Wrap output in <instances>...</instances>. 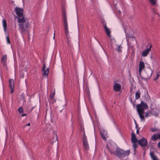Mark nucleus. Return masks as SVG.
<instances>
[{"instance_id": "c03bdc74", "label": "nucleus", "mask_w": 160, "mask_h": 160, "mask_svg": "<svg viewBox=\"0 0 160 160\" xmlns=\"http://www.w3.org/2000/svg\"><path fill=\"white\" fill-rule=\"evenodd\" d=\"M135 123H136V126H135V127L137 128H138V126L137 125V124H136V122H135Z\"/></svg>"}, {"instance_id": "6ab92c4d", "label": "nucleus", "mask_w": 160, "mask_h": 160, "mask_svg": "<svg viewBox=\"0 0 160 160\" xmlns=\"http://www.w3.org/2000/svg\"><path fill=\"white\" fill-rule=\"evenodd\" d=\"M106 133V132L104 130L101 131V137L104 140H106V138L105 137V134Z\"/></svg>"}, {"instance_id": "473e14b6", "label": "nucleus", "mask_w": 160, "mask_h": 160, "mask_svg": "<svg viewBox=\"0 0 160 160\" xmlns=\"http://www.w3.org/2000/svg\"><path fill=\"white\" fill-rule=\"evenodd\" d=\"M134 144L133 145V147L134 148V150H135L136 148H138V144H136V143H133Z\"/></svg>"}, {"instance_id": "dca6fc26", "label": "nucleus", "mask_w": 160, "mask_h": 160, "mask_svg": "<svg viewBox=\"0 0 160 160\" xmlns=\"http://www.w3.org/2000/svg\"><path fill=\"white\" fill-rule=\"evenodd\" d=\"M152 74V71L150 69L147 70L145 72V76L146 78H150Z\"/></svg>"}, {"instance_id": "5701e85b", "label": "nucleus", "mask_w": 160, "mask_h": 160, "mask_svg": "<svg viewBox=\"0 0 160 160\" xmlns=\"http://www.w3.org/2000/svg\"><path fill=\"white\" fill-rule=\"evenodd\" d=\"M150 155L152 160H158L157 158L154 155L153 152H150Z\"/></svg>"}, {"instance_id": "ddd939ff", "label": "nucleus", "mask_w": 160, "mask_h": 160, "mask_svg": "<svg viewBox=\"0 0 160 160\" xmlns=\"http://www.w3.org/2000/svg\"><path fill=\"white\" fill-rule=\"evenodd\" d=\"M46 65L45 64H44L43 65V67L42 71L43 72L42 75L43 76H47L48 74L49 73V68H47L45 69Z\"/></svg>"}, {"instance_id": "4c0bfd02", "label": "nucleus", "mask_w": 160, "mask_h": 160, "mask_svg": "<svg viewBox=\"0 0 160 160\" xmlns=\"http://www.w3.org/2000/svg\"><path fill=\"white\" fill-rule=\"evenodd\" d=\"M158 148H160V142H158L157 144Z\"/></svg>"}, {"instance_id": "9b49d317", "label": "nucleus", "mask_w": 160, "mask_h": 160, "mask_svg": "<svg viewBox=\"0 0 160 160\" xmlns=\"http://www.w3.org/2000/svg\"><path fill=\"white\" fill-rule=\"evenodd\" d=\"M121 85L119 84L116 83L113 86V90L116 92H118L121 90Z\"/></svg>"}, {"instance_id": "39448f33", "label": "nucleus", "mask_w": 160, "mask_h": 160, "mask_svg": "<svg viewBox=\"0 0 160 160\" xmlns=\"http://www.w3.org/2000/svg\"><path fill=\"white\" fill-rule=\"evenodd\" d=\"M83 144L84 148L86 150H88L89 149V147L87 137L85 135L84 131V134L83 137Z\"/></svg>"}, {"instance_id": "c9c22d12", "label": "nucleus", "mask_w": 160, "mask_h": 160, "mask_svg": "<svg viewBox=\"0 0 160 160\" xmlns=\"http://www.w3.org/2000/svg\"><path fill=\"white\" fill-rule=\"evenodd\" d=\"M50 100L51 102L52 103H53L56 102V100H55L54 99V98H53V99H50Z\"/></svg>"}, {"instance_id": "1a4fd4ad", "label": "nucleus", "mask_w": 160, "mask_h": 160, "mask_svg": "<svg viewBox=\"0 0 160 160\" xmlns=\"http://www.w3.org/2000/svg\"><path fill=\"white\" fill-rule=\"evenodd\" d=\"M148 48L146 49L145 50L142 52V56L144 57H146L147 56L149 52L151 50V48L152 47V45L151 44L148 45V46H147V48L148 47Z\"/></svg>"}, {"instance_id": "423d86ee", "label": "nucleus", "mask_w": 160, "mask_h": 160, "mask_svg": "<svg viewBox=\"0 0 160 160\" xmlns=\"http://www.w3.org/2000/svg\"><path fill=\"white\" fill-rule=\"evenodd\" d=\"M18 18V22L19 23L18 24H20L21 28H22V23L28 22V19L23 16L22 17H19Z\"/></svg>"}, {"instance_id": "7c9ffc66", "label": "nucleus", "mask_w": 160, "mask_h": 160, "mask_svg": "<svg viewBox=\"0 0 160 160\" xmlns=\"http://www.w3.org/2000/svg\"><path fill=\"white\" fill-rule=\"evenodd\" d=\"M18 111L19 113H21L23 112V109L22 107H21L19 108L18 109Z\"/></svg>"}, {"instance_id": "2f4dec72", "label": "nucleus", "mask_w": 160, "mask_h": 160, "mask_svg": "<svg viewBox=\"0 0 160 160\" xmlns=\"http://www.w3.org/2000/svg\"><path fill=\"white\" fill-rule=\"evenodd\" d=\"M158 130L156 128H153L151 129V131L152 132H155L158 131Z\"/></svg>"}, {"instance_id": "20e7f679", "label": "nucleus", "mask_w": 160, "mask_h": 160, "mask_svg": "<svg viewBox=\"0 0 160 160\" xmlns=\"http://www.w3.org/2000/svg\"><path fill=\"white\" fill-rule=\"evenodd\" d=\"M22 28H21L20 24H18L19 27V29L23 33L26 32L28 31V27L29 26V22H26L25 23H22Z\"/></svg>"}, {"instance_id": "37998d69", "label": "nucleus", "mask_w": 160, "mask_h": 160, "mask_svg": "<svg viewBox=\"0 0 160 160\" xmlns=\"http://www.w3.org/2000/svg\"><path fill=\"white\" fill-rule=\"evenodd\" d=\"M158 137H159V140H160V134L158 133Z\"/></svg>"}, {"instance_id": "a211bd4d", "label": "nucleus", "mask_w": 160, "mask_h": 160, "mask_svg": "<svg viewBox=\"0 0 160 160\" xmlns=\"http://www.w3.org/2000/svg\"><path fill=\"white\" fill-rule=\"evenodd\" d=\"M150 113L152 115L157 117L158 115L159 111H155L153 109H151L150 111Z\"/></svg>"}, {"instance_id": "e433bc0d", "label": "nucleus", "mask_w": 160, "mask_h": 160, "mask_svg": "<svg viewBox=\"0 0 160 160\" xmlns=\"http://www.w3.org/2000/svg\"><path fill=\"white\" fill-rule=\"evenodd\" d=\"M149 116V113L148 112H146L145 117H148Z\"/></svg>"}, {"instance_id": "f257e3e1", "label": "nucleus", "mask_w": 160, "mask_h": 160, "mask_svg": "<svg viewBox=\"0 0 160 160\" xmlns=\"http://www.w3.org/2000/svg\"><path fill=\"white\" fill-rule=\"evenodd\" d=\"M130 152V151L129 150L125 151L118 147L116 149L115 154H113L119 158H121L129 155Z\"/></svg>"}, {"instance_id": "a19ab883", "label": "nucleus", "mask_w": 160, "mask_h": 160, "mask_svg": "<svg viewBox=\"0 0 160 160\" xmlns=\"http://www.w3.org/2000/svg\"><path fill=\"white\" fill-rule=\"evenodd\" d=\"M30 123H28V124H27L25 126H30Z\"/></svg>"}, {"instance_id": "393cba45", "label": "nucleus", "mask_w": 160, "mask_h": 160, "mask_svg": "<svg viewBox=\"0 0 160 160\" xmlns=\"http://www.w3.org/2000/svg\"><path fill=\"white\" fill-rule=\"evenodd\" d=\"M141 121H145V118L143 116L144 112H138Z\"/></svg>"}, {"instance_id": "c756f323", "label": "nucleus", "mask_w": 160, "mask_h": 160, "mask_svg": "<svg viewBox=\"0 0 160 160\" xmlns=\"http://www.w3.org/2000/svg\"><path fill=\"white\" fill-rule=\"evenodd\" d=\"M117 51L119 52H121L122 50L121 49V47L120 46H118L117 48H116Z\"/></svg>"}, {"instance_id": "a18cd8bd", "label": "nucleus", "mask_w": 160, "mask_h": 160, "mask_svg": "<svg viewBox=\"0 0 160 160\" xmlns=\"http://www.w3.org/2000/svg\"><path fill=\"white\" fill-rule=\"evenodd\" d=\"M102 23L103 25H104V24L106 22H105V21H103V22H102Z\"/></svg>"}, {"instance_id": "58836bf2", "label": "nucleus", "mask_w": 160, "mask_h": 160, "mask_svg": "<svg viewBox=\"0 0 160 160\" xmlns=\"http://www.w3.org/2000/svg\"><path fill=\"white\" fill-rule=\"evenodd\" d=\"M27 115V114H25V113H22V114H21V116H22V117H24V116H26Z\"/></svg>"}, {"instance_id": "f704fd0d", "label": "nucleus", "mask_w": 160, "mask_h": 160, "mask_svg": "<svg viewBox=\"0 0 160 160\" xmlns=\"http://www.w3.org/2000/svg\"><path fill=\"white\" fill-rule=\"evenodd\" d=\"M159 75L158 74V73L157 74V75H156V78H154V80L155 81H156L157 80V79L159 78Z\"/></svg>"}, {"instance_id": "aec40b11", "label": "nucleus", "mask_w": 160, "mask_h": 160, "mask_svg": "<svg viewBox=\"0 0 160 160\" xmlns=\"http://www.w3.org/2000/svg\"><path fill=\"white\" fill-rule=\"evenodd\" d=\"M159 139L158 133L155 134L152 136L151 140V141H155Z\"/></svg>"}, {"instance_id": "9d476101", "label": "nucleus", "mask_w": 160, "mask_h": 160, "mask_svg": "<svg viewBox=\"0 0 160 160\" xmlns=\"http://www.w3.org/2000/svg\"><path fill=\"white\" fill-rule=\"evenodd\" d=\"M9 85L11 89V92L12 93L14 90V81L13 79H10L9 81Z\"/></svg>"}, {"instance_id": "412c9836", "label": "nucleus", "mask_w": 160, "mask_h": 160, "mask_svg": "<svg viewBox=\"0 0 160 160\" xmlns=\"http://www.w3.org/2000/svg\"><path fill=\"white\" fill-rule=\"evenodd\" d=\"M2 25L4 28V31L5 32H6V28H7V23L6 20L3 19L2 20Z\"/></svg>"}, {"instance_id": "bb28decb", "label": "nucleus", "mask_w": 160, "mask_h": 160, "mask_svg": "<svg viewBox=\"0 0 160 160\" xmlns=\"http://www.w3.org/2000/svg\"><path fill=\"white\" fill-rule=\"evenodd\" d=\"M58 140V136L57 134L54 135V137L52 138L53 142H56Z\"/></svg>"}, {"instance_id": "c85d7f7f", "label": "nucleus", "mask_w": 160, "mask_h": 160, "mask_svg": "<svg viewBox=\"0 0 160 160\" xmlns=\"http://www.w3.org/2000/svg\"><path fill=\"white\" fill-rule=\"evenodd\" d=\"M150 2L152 5H154L156 3L157 0H149Z\"/></svg>"}, {"instance_id": "b1692460", "label": "nucleus", "mask_w": 160, "mask_h": 160, "mask_svg": "<svg viewBox=\"0 0 160 160\" xmlns=\"http://www.w3.org/2000/svg\"><path fill=\"white\" fill-rule=\"evenodd\" d=\"M140 97V91L138 90L135 93V99H138Z\"/></svg>"}, {"instance_id": "49530a36", "label": "nucleus", "mask_w": 160, "mask_h": 160, "mask_svg": "<svg viewBox=\"0 0 160 160\" xmlns=\"http://www.w3.org/2000/svg\"><path fill=\"white\" fill-rule=\"evenodd\" d=\"M54 37H54H54H53V38H54Z\"/></svg>"}, {"instance_id": "2eb2a0df", "label": "nucleus", "mask_w": 160, "mask_h": 160, "mask_svg": "<svg viewBox=\"0 0 160 160\" xmlns=\"http://www.w3.org/2000/svg\"><path fill=\"white\" fill-rule=\"evenodd\" d=\"M7 57L6 55H4L2 58L1 59V63L3 66L6 67L7 66Z\"/></svg>"}, {"instance_id": "7ed1b4c3", "label": "nucleus", "mask_w": 160, "mask_h": 160, "mask_svg": "<svg viewBox=\"0 0 160 160\" xmlns=\"http://www.w3.org/2000/svg\"><path fill=\"white\" fill-rule=\"evenodd\" d=\"M147 104L142 101L141 103L137 105L136 108L138 112H144V110L148 108Z\"/></svg>"}, {"instance_id": "79ce46f5", "label": "nucleus", "mask_w": 160, "mask_h": 160, "mask_svg": "<svg viewBox=\"0 0 160 160\" xmlns=\"http://www.w3.org/2000/svg\"><path fill=\"white\" fill-rule=\"evenodd\" d=\"M136 133L137 134H138L139 133V130L138 129L136 131Z\"/></svg>"}, {"instance_id": "4be33fe9", "label": "nucleus", "mask_w": 160, "mask_h": 160, "mask_svg": "<svg viewBox=\"0 0 160 160\" xmlns=\"http://www.w3.org/2000/svg\"><path fill=\"white\" fill-rule=\"evenodd\" d=\"M66 36L67 37V45L70 48L72 46V44H71V40L69 38L68 35L67 36L66 35Z\"/></svg>"}, {"instance_id": "4468645a", "label": "nucleus", "mask_w": 160, "mask_h": 160, "mask_svg": "<svg viewBox=\"0 0 160 160\" xmlns=\"http://www.w3.org/2000/svg\"><path fill=\"white\" fill-rule=\"evenodd\" d=\"M104 28L105 30V31L106 33L107 36L108 37H110L111 36V32L110 29L108 28L107 27L106 23H105L104 24Z\"/></svg>"}, {"instance_id": "cd10ccee", "label": "nucleus", "mask_w": 160, "mask_h": 160, "mask_svg": "<svg viewBox=\"0 0 160 160\" xmlns=\"http://www.w3.org/2000/svg\"><path fill=\"white\" fill-rule=\"evenodd\" d=\"M55 95V92H54L53 93H51L49 96V99H53L54 98V96Z\"/></svg>"}, {"instance_id": "f03ea898", "label": "nucleus", "mask_w": 160, "mask_h": 160, "mask_svg": "<svg viewBox=\"0 0 160 160\" xmlns=\"http://www.w3.org/2000/svg\"><path fill=\"white\" fill-rule=\"evenodd\" d=\"M62 17L63 19L64 28L65 29L66 35L67 36L69 34L68 25L67 18L65 9H63L62 12Z\"/></svg>"}, {"instance_id": "f8f14e48", "label": "nucleus", "mask_w": 160, "mask_h": 160, "mask_svg": "<svg viewBox=\"0 0 160 160\" xmlns=\"http://www.w3.org/2000/svg\"><path fill=\"white\" fill-rule=\"evenodd\" d=\"M145 68V64L142 61H140L139 62V72L140 75L141 74V72L142 70Z\"/></svg>"}, {"instance_id": "6e6552de", "label": "nucleus", "mask_w": 160, "mask_h": 160, "mask_svg": "<svg viewBox=\"0 0 160 160\" xmlns=\"http://www.w3.org/2000/svg\"><path fill=\"white\" fill-rule=\"evenodd\" d=\"M15 11L18 17H22L23 15V9L22 8L16 7L15 9Z\"/></svg>"}, {"instance_id": "72a5a7b5", "label": "nucleus", "mask_w": 160, "mask_h": 160, "mask_svg": "<svg viewBox=\"0 0 160 160\" xmlns=\"http://www.w3.org/2000/svg\"><path fill=\"white\" fill-rule=\"evenodd\" d=\"M6 39L7 42L8 44H10V41L9 38L8 37H6Z\"/></svg>"}, {"instance_id": "ea45409f", "label": "nucleus", "mask_w": 160, "mask_h": 160, "mask_svg": "<svg viewBox=\"0 0 160 160\" xmlns=\"http://www.w3.org/2000/svg\"><path fill=\"white\" fill-rule=\"evenodd\" d=\"M130 101L133 104V105L134 106V104L132 102V100L131 98H130Z\"/></svg>"}, {"instance_id": "a878e982", "label": "nucleus", "mask_w": 160, "mask_h": 160, "mask_svg": "<svg viewBox=\"0 0 160 160\" xmlns=\"http://www.w3.org/2000/svg\"><path fill=\"white\" fill-rule=\"evenodd\" d=\"M106 148L108 150L111 154H114L115 152L114 150H112L111 149H110L108 145L107 144L106 146Z\"/></svg>"}, {"instance_id": "f3484780", "label": "nucleus", "mask_w": 160, "mask_h": 160, "mask_svg": "<svg viewBox=\"0 0 160 160\" xmlns=\"http://www.w3.org/2000/svg\"><path fill=\"white\" fill-rule=\"evenodd\" d=\"M131 140L132 143H136L138 141V139L136 138L135 134L133 133H132Z\"/></svg>"}, {"instance_id": "0eeeda50", "label": "nucleus", "mask_w": 160, "mask_h": 160, "mask_svg": "<svg viewBox=\"0 0 160 160\" xmlns=\"http://www.w3.org/2000/svg\"><path fill=\"white\" fill-rule=\"evenodd\" d=\"M138 144L142 147L146 146L148 145L147 139L145 138H142L138 141Z\"/></svg>"}]
</instances>
